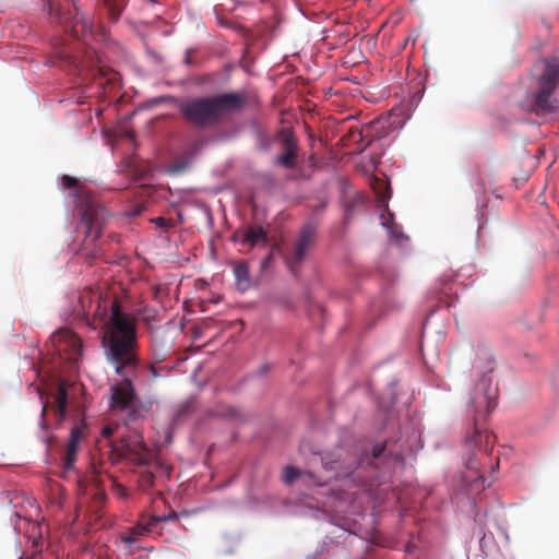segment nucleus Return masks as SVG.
<instances>
[{"mask_svg":"<svg viewBox=\"0 0 559 559\" xmlns=\"http://www.w3.org/2000/svg\"><path fill=\"white\" fill-rule=\"evenodd\" d=\"M114 432H115V429L112 427H110V426H106L103 429V436L107 437V438L111 437L114 435Z\"/></svg>","mask_w":559,"mask_h":559,"instance_id":"23","label":"nucleus"},{"mask_svg":"<svg viewBox=\"0 0 559 559\" xmlns=\"http://www.w3.org/2000/svg\"><path fill=\"white\" fill-rule=\"evenodd\" d=\"M123 459H131L138 464H145L148 460V450L136 431L121 437L119 444H110L108 460L111 464L115 465Z\"/></svg>","mask_w":559,"mask_h":559,"instance_id":"6","label":"nucleus"},{"mask_svg":"<svg viewBox=\"0 0 559 559\" xmlns=\"http://www.w3.org/2000/svg\"><path fill=\"white\" fill-rule=\"evenodd\" d=\"M280 139L282 142L283 153L276 157L275 163L285 168L293 169L296 166L297 159V140L289 129H283L280 132Z\"/></svg>","mask_w":559,"mask_h":559,"instance_id":"10","label":"nucleus"},{"mask_svg":"<svg viewBox=\"0 0 559 559\" xmlns=\"http://www.w3.org/2000/svg\"><path fill=\"white\" fill-rule=\"evenodd\" d=\"M97 295H99V292L91 289L82 292L79 296L78 314L83 316L87 320L97 299Z\"/></svg>","mask_w":559,"mask_h":559,"instance_id":"14","label":"nucleus"},{"mask_svg":"<svg viewBox=\"0 0 559 559\" xmlns=\"http://www.w3.org/2000/svg\"><path fill=\"white\" fill-rule=\"evenodd\" d=\"M152 223H154L158 228H162V229H168L174 226V223L171 219H167L162 216L153 218Z\"/></svg>","mask_w":559,"mask_h":559,"instance_id":"18","label":"nucleus"},{"mask_svg":"<svg viewBox=\"0 0 559 559\" xmlns=\"http://www.w3.org/2000/svg\"><path fill=\"white\" fill-rule=\"evenodd\" d=\"M51 342L58 355L69 361H76L82 354L81 338L69 329L59 330Z\"/></svg>","mask_w":559,"mask_h":559,"instance_id":"9","label":"nucleus"},{"mask_svg":"<svg viewBox=\"0 0 559 559\" xmlns=\"http://www.w3.org/2000/svg\"><path fill=\"white\" fill-rule=\"evenodd\" d=\"M61 182L67 189H75V206L81 216V222L86 228L84 245L93 243L102 236L103 227L108 217L107 210L93 195L79 187L76 178L64 175Z\"/></svg>","mask_w":559,"mask_h":559,"instance_id":"4","label":"nucleus"},{"mask_svg":"<svg viewBox=\"0 0 559 559\" xmlns=\"http://www.w3.org/2000/svg\"><path fill=\"white\" fill-rule=\"evenodd\" d=\"M103 471H104V469H103V467H97V466L95 465V463H93V473H94V474H102V473H103Z\"/></svg>","mask_w":559,"mask_h":559,"instance_id":"29","label":"nucleus"},{"mask_svg":"<svg viewBox=\"0 0 559 559\" xmlns=\"http://www.w3.org/2000/svg\"><path fill=\"white\" fill-rule=\"evenodd\" d=\"M273 261V253L270 252L261 262V269L262 270H267L269 265L272 263Z\"/></svg>","mask_w":559,"mask_h":559,"instance_id":"22","label":"nucleus"},{"mask_svg":"<svg viewBox=\"0 0 559 559\" xmlns=\"http://www.w3.org/2000/svg\"><path fill=\"white\" fill-rule=\"evenodd\" d=\"M144 480L150 485L152 486L153 485V475L151 473H147L146 475L143 476Z\"/></svg>","mask_w":559,"mask_h":559,"instance_id":"27","label":"nucleus"},{"mask_svg":"<svg viewBox=\"0 0 559 559\" xmlns=\"http://www.w3.org/2000/svg\"><path fill=\"white\" fill-rule=\"evenodd\" d=\"M234 240L251 247L260 243L266 245L267 234L261 226H250L243 230L236 231Z\"/></svg>","mask_w":559,"mask_h":559,"instance_id":"13","label":"nucleus"},{"mask_svg":"<svg viewBox=\"0 0 559 559\" xmlns=\"http://www.w3.org/2000/svg\"><path fill=\"white\" fill-rule=\"evenodd\" d=\"M159 522H162L160 516H151L147 524L145 525V531H152Z\"/></svg>","mask_w":559,"mask_h":559,"instance_id":"20","label":"nucleus"},{"mask_svg":"<svg viewBox=\"0 0 559 559\" xmlns=\"http://www.w3.org/2000/svg\"><path fill=\"white\" fill-rule=\"evenodd\" d=\"M86 323L94 330L103 329L105 354L118 374L135 368L139 348L138 321L122 310L116 297L99 293Z\"/></svg>","mask_w":559,"mask_h":559,"instance_id":"1","label":"nucleus"},{"mask_svg":"<svg viewBox=\"0 0 559 559\" xmlns=\"http://www.w3.org/2000/svg\"><path fill=\"white\" fill-rule=\"evenodd\" d=\"M86 429L85 423L76 424L70 432V438L62 457L63 473L72 471L76 461L79 443L84 439V430Z\"/></svg>","mask_w":559,"mask_h":559,"instance_id":"11","label":"nucleus"},{"mask_svg":"<svg viewBox=\"0 0 559 559\" xmlns=\"http://www.w3.org/2000/svg\"><path fill=\"white\" fill-rule=\"evenodd\" d=\"M46 412H47V404L44 405V407L41 409V415L45 416Z\"/></svg>","mask_w":559,"mask_h":559,"instance_id":"31","label":"nucleus"},{"mask_svg":"<svg viewBox=\"0 0 559 559\" xmlns=\"http://www.w3.org/2000/svg\"><path fill=\"white\" fill-rule=\"evenodd\" d=\"M247 99L246 92L194 97L180 103L179 112L191 126L206 129L217 126L230 114L239 111Z\"/></svg>","mask_w":559,"mask_h":559,"instance_id":"2","label":"nucleus"},{"mask_svg":"<svg viewBox=\"0 0 559 559\" xmlns=\"http://www.w3.org/2000/svg\"><path fill=\"white\" fill-rule=\"evenodd\" d=\"M148 370H150V372H151L153 378L158 377V369L154 365H151Z\"/></svg>","mask_w":559,"mask_h":559,"instance_id":"25","label":"nucleus"},{"mask_svg":"<svg viewBox=\"0 0 559 559\" xmlns=\"http://www.w3.org/2000/svg\"><path fill=\"white\" fill-rule=\"evenodd\" d=\"M97 257H98V253L95 250H93V251H91V253H88L90 259H96Z\"/></svg>","mask_w":559,"mask_h":559,"instance_id":"30","label":"nucleus"},{"mask_svg":"<svg viewBox=\"0 0 559 559\" xmlns=\"http://www.w3.org/2000/svg\"><path fill=\"white\" fill-rule=\"evenodd\" d=\"M238 289L245 292L250 286V272L246 263H239L234 267Z\"/></svg>","mask_w":559,"mask_h":559,"instance_id":"17","label":"nucleus"},{"mask_svg":"<svg viewBox=\"0 0 559 559\" xmlns=\"http://www.w3.org/2000/svg\"><path fill=\"white\" fill-rule=\"evenodd\" d=\"M299 477H302V478H308L309 480H312L313 484L318 485V486H322L323 483L318 480L314 475L310 472H300L299 469L293 467V466H286L284 468V474H283V480L286 483V484H292L294 483L296 479H298Z\"/></svg>","mask_w":559,"mask_h":559,"instance_id":"16","label":"nucleus"},{"mask_svg":"<svg viewBox=\"0 0 559 559\" xmlns=\"http://www.w3.org/2000/svg\"><path fill=\"white\" fill-rule=\"evenodd\" d=\"M479 466V461L475 456L467 459L465 462L466 469L462 478L471 495L478 493L485 488V478Z\"/></svg>","mask_w":559,"mask_h":559,"instance_id":"12","label":"nucleus"},{"mask_svg":"<svg viewBox=\"0 0 559 559\" xmlns=\"http://www.w3.org/2000/svg\"><path fill=\"white\" fill-rule=\"evenodd\" d=\"M559 57L540 60L533 68V85L530 94L531 109L537 115L556 112L559 100Z\"/></svg>","mask_w":559,"mask_h":559,"instance_id":"3","label":"nucleus"},{"mask_svg":"<svg viewBox=\"0 0 559 559\" xmlns=\"http://www.w3.org/2000/svg\"><path fill=\"white\" fill-rule=\"evenodd\" d=\"M55 405L56 413L60 420L64 419L67 416V407H68V392H67V383L64 381L60 382L58 385L57 394L55 396Z\"/></svg>","mask_w":559,"mask_h":559,"instance_id":"15","label":"nucleus"},{"mask_svg":"<svg viewBox=\"0 0 559 559\" xmlns=\"http://www.w3.org/2000/svg\"><path fill=\"white\" fill-rule=\"evenodd\" d=\"M385 451V444L374 445L372 449V456L379 459Z\"/></svg>","mask_w":559,"mask_h":559,"instance_id":"21","label":"nucleus"},{"mask_svg":"<svg viewBox=\"0 0 559 559\" xmlns=\"http://www.w3.org/2000/svg\"><path fill=\"white\" fill-rule=\"evenodd\" d=\"M64 502V495L63 490L61 488L58 489L57 497L53 498L52 503L56 504L58 508H62Z\"/></svg>","mask_w":559,"mask_h":559,"instance_id":"19","label":"nucleus"},{"mask_svg":"<svg viewBox=\"0 0 559 559\" xmlns=\"http://www.w3.org/2000/svg\"><path fill=\"white\" fill-rule=\"evenodd\" d=\"M160 518H162V521H170V520H176L177 519V514L175 512H173V513H170L167 516H160Z\"/></svg>","mask_w":559,"mask_h":559,"instance_id":"28","label":"nucleus"},{"mask_svg":"<svg viewBox=\"0 0 559 559\" xmlns=\"http://www.w3.org/2000/svg\"><path fill=\"white\" fill-rule=\"evenodd\" d=\"M117 493L120 496V497H126L127 496V489L121 486V485H118L117 488Z\"/></svg>","mask_w":559,"mask_h":559,"instance_id":"24","label":"nucleus"},{"mask_svg":"<svg viewBox=\"0 0 559 559\" xmlns=\"http://www.w3.org/2000/svg\"><path fill=\"white\" fill-rule=\"evenodd\" d=\"M324 207H325V204H324V203H322V204L320 205V209H321V210H323Z\"/></svg>","mask_w":559,"mask_h":559,"instance_id":"32","label":"nucleus"},{"mask_svg":"<svg viewBox=\"0 0 559 559\" xmlns=\"http://www.w3.org/2000/svg\"><path fill=\"white\" fill-rule=\"evenodd\" d=\"M317 238V227L308 223L300 229L290 252L285 254V263L293 274H297L300 265L306 260L307 253L313 247Z\"/></svg>","mask_w":559,"mask_h":559,"instance_id":"8","label":"nucleus"},{"mask_svg":"<svg viewBox=\"0 0 559 559\" xmlns=\"http://www.w3.org/2000/svg\"><path fill=\"white\" fill-rule=\"evenodd\" d=\"M122 540H123V543H126V544H133V543L135 542V537H134V536H131V535H130V536H123V537H122Z\"/></svg>","mask_w":559,"mask_h":559,"instance_id":"26","label":"nucleus"},{"mask_svg":"<svg viewBox=\"0 0 559 559\" xmlns=\"http://www.w3.org/2000/svg\"><path fill=\"white\" fill-rule=\"evenodd\" d=\"M471 406L475 408L474 431L471 436L466 437V445L488 452L492 449L496 438L492 433L483 428V421L486 416L496 408L497 403L488 393H484L481 396L473 397Z\"/></svg>","mask_w":559,"mask_h":559,"instance_id":"5","label":"nucleus"},{"mask_svg":"<svg viewBox=\"0 0 559 559\" xmlns=\"http://www.w3.org/2000/svg\"><path fill=\"white\" fill-rule=\"evenodd\" d=\"M139 365V362L136 364ZM138 367V366H135ZM136 368L132 370H126L122 377L131 374ZM110 407L115 411H122L128 413L127 423L134 421L139 415L138 396L131 380L124 378L120 383L111 388Z\"/></svg>","mask_w":559,"mask_h":559,"instance_id":"7","label":"nucleus"}]
</instances>
